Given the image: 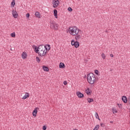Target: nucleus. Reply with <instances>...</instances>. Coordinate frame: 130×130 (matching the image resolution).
<instances>
[{"instance_id": "6", "label": "nucleus", "mask_w": 130, "mask_h": 130, "mask_svg": "<svg viewBox=\"0 0 130 130\" xmlns=\"http://www.w3.org/2000/svg\"><path fill=\"white\" fill-rule=\"evenodd\" d=\"M76 94L79 98H83V97H84V94L82 93L81 92L77 91Z\"/></svg>"}, {"instance_id": "28", "label": "nucleus", "mask_w": 130, "mask_h": 130, "mask_svg": "<svg viewBox=\"0 0 130 130\" xmlns=\"http://www.w3.org/2000/svg\"><path fill=\"white\" fill-rule=\"evenodd\" d=\"M15 5V0H13V1L11 3V6H13V7H14Z\"/></svg>"}, {"instance_id": "38", "label": "nucleus", "mask_w": 130, "mask_h": 130, "mask_svg": "<svg viewBox=\"0 0 130 130\" xmlns=\"http://www.w3.org/2000/svg\"><path fill=\"white\" fill-rule=\"evenodd\" d=\"M111 123H113V121H110Z\"/></svg>"}, {"instance_id": "3", "label": "nucleus", "mask_w": 130, "mask_h": 130, "mask_svg": "<svg viewBox=\"0 0 130 130\" xmlns=\"http://www.w3.org/2000/svg\"><path fill=\"white\" fill-rule=\"evenodd\" d=\"M69 32L71 35L76 36L79 34V29L76 26L70 27L69 29Z\"/></svg>"}, {"instance_id": "4", "label": "nucleus", "mask_w": 130, "mask_h": 130, "mask_svg": "<svg viewBox=\"0 0 130 130\" xmlns=\"http://www.w3.org/2000/svg\"><path fill=\"white\" fill-rule=\"evenodd\" d=\"M71 45L73 46H75V47H76V48H78V47H79V46H80V43H79V42L78 41H75V40H72L71 41Z\"/></svg>"}, {"instance_id": "36", "label": "nucleus", "mask_w": 130, "mask_h": 130, "mask_svg": "<svg viewBox=\"0 0 130 130\" xmlns=\"http://www.w3.org/2000/svg\"><path fill=\"white\" fill-rule=\"evenodd\" d=\"M128 102H129V104H130V96H129V98L128 99Z\"/></svg>"}, {"instance_id": "14", "label": "nucleus", "mask_w": 130, "mask_h": 130, "mask_svg": "<svg viewBox=\"0 0 130 130\" xmlns=\"http://www.w3.org/2000/svg\"><path fill=\"white\" fill-rule=\"evenodd\" d=\"M76 35L77 36L75 37V39L78 41L80 40V39H81V35Z\"/></svg>"}, {"instance_id": "22", "label": "nucleus", "mask_w": 130, "mask_h": 130, "mask_svg": "<svg viewBox=\"0 0 130 130\" xmlns=\"http://www.w3.org/2000/svg\"><path fill=\"white\" fill-rule=\"evenodd\" d=\"M87 101H88V103H91V102H93V101H94V100L92 99L88 98V99H87Z\"/></svg>"}, {"instance_id": "13", "label": "nucleus", "mask_w": 130, "mask_h": 130, "mask_svg": "<svg viewBox=\"0 0 130 130\" xmlns=\"http://www.w3.org/2000/svg\"><path fill=\"white\" fill-rule=\"evenodd\" d=\"M59 68L60 69H64V68H66L64 63L62 62H60L59 64Z\"/></svg>"}, {"instance_id": "35", "label": "nucleus", "mask_w": 130, "mask_h": 130, "mask_svg": "<svg viewBox=\"0 0 130 130\" xmlns=\"http://www.w3.org/2000/svg\"><path fill=\"white\" fill-rule=\"evenodd\" d=\"M110 55L111 57H113V54H111Z\"/></svg>"}, {"instance_id": "2", "label": "nucleus", "mask_w": 130, "mask_h": 130, "mask_svg": "<svg viewBox=\"0 0 130 130\" xmlns=\"http://www.w3.org/2000/svg\"><path fill=\"white\" fill-rule=\"evenodd\" d=\"M87 81L89 84H94L96 81L95 75L93 73H89L87 75Z\"/></svg>"}, {"instance_id": "31", "label": "nucleus", "mask_w": 130, "mask_h": 130, "mask_svg": "<svg viewBox=\"0 0 130 130\" xmlns=\"http://www.w3.org/2000/svg\"><path fill=\"white\" fill-rule=\"evenodd\" d=\"M68 11L69 12H72V11H73V9H72V8H71V7H69L68 8Z\"/></svg>"}, {"instance_id": "27", "label": "nucleus", "mask_w": 130, "mask_h": 130, "mask_svg": "<svg viewBox=\"0 0 130 130\" xmlns=\"http://www.w3.org/2000/svg\"><path fill=\"white\" fill-rule=\"evenodd\" d=\"M102 58H103L104 59H105V57H106V56H105V54H104V53H103L102 54Z\"/></svg>"}, {"instance_id": "33", "label": "nucleus", "mask_w": 130, "mask_h": 130, "mask_svg": "<svg viewBox=\"0 0 130 130\" xmlns=\"http://www.w3.org/2000/svg\"><path fill=\"white\" fill-rule=\"evenodd\" d=\"M46 128H47L46 126H43V130H46Z\"/></svg>"}, {"instance_id": "30", "label": "nucleus", "mask_w": 130, "mask_h": 130, "mask_svg": "<svg viewBox=\"0 0 130 130\" xmlns=\"http://www.w3.org/2000/svg\"><path fill=\"white\" fill-rule=\"evenodd\" d=\"M94 73H95V74H96V75H97L98 76H99V73H98V70H95Z\"/></svg>"}, {"instance_id": "25", "label": "nucleus", "mask_w": 130, "mask_h": 130, "mask_svg": "<svg viewBox=\"0 0 130 130\" xmlns=\"http://www.w3.org/2000/svg\"><path fill=\"white\" fill-rule=\"evenodd\" d=\"M99 125H96L93 129L98 130L99 129Z\"/></svg>"}, {"instance_id": "16", "label": "nucleus", "mask_w": 130, "mask_h": 130, "mask_svg": "<svg viewBox=\"0 0 130 130\" xmlns=\"http://www.w3.org/2000/svg\"><path fill=\"white\" fill-rule=\"evenodd\" d=\"M45 50H46V52H47V50H50V45H47L46 46H45Z\"/></svg>"}, {"instance_id": "1", "label": "nucleus", "mask_w": 130, "mask_h": 130, "mask_svg": "<svg viewBox=\"0 0 130 130\" xmlns=\"http://www.w3.org/2000/svg\"><path fill=\"white\" fill-rule=\"evenodd\" d=\"M46 47L45 45H40L39 46V52L38 53L40 56H44L46 54Z\"/></svg>"}, {"instance_id": "7", "label": "nucleus", "mask_w": 130, "mask_h": 130, "mask_svg": "<svg viewBox=\"0 0 130 130\" xmlns=\"http://www.w3.org/2000/svg\"><path fill=\"white\" fill-rule=\"evenodd\" d=\"M12 15L14 18H18V13H17V12L15 11L14 10L12 11Z\"/></svg>"}, {"instance_id": "8", "label": "nucleus", "mask_w": 130, "mask_h": 130, "mask_svg": "<svg viewBox=\"0 0 130 130\" xmlns=\"http://www.w3.org/2000/svg\"><path fill=\"white\" fill-rule=\"evenodd\" d=\"M50 24L51 28H52V29H53V27H54V25H55V21L51 20L50 21Z\"/></svg>"}, {"instance_id": "34", "label": "nucleus", "mask_w": 130, "mask_h": 130, "mask_svg": "<svg viewBox=\"0 0 130 130\" xmlns=\"http://www.w3.org/2000/svg\"><path fill=\"white\" fill-rule=\"evenodd\" d=\"M63 84H64V85H67V84H68V83L67 82V81H64Z\"/></svg>"}, {"instance_id": "17", "label": "nucleus", "mask_w": 130, "mask_h": 130, "mask_svg": "<svg viewBox=\"0 0 130 130\" xmlns=\"http://www.w3.org/2000/svg\"><path fill=\"white\" fill-rule=\"evenodd\" d=\"M43 70H44V71H45V72H48V71H49L48 67H46V66L43 67Z\"/></svg>"}, {"instance_id": "9", "label": "nucleus", "mask_w": 130, "mask_h": 130, "mask_svg": "<svg viewBox=\"0 0 130 130\" xmlns=\"http://www.w3.org/2000/svg\"><path fill=\"white\" fill-rule=\"evenodd\" d=\"M39 109L38 108H36L35 110L33 111L32 115L33 116H36V114H37V110Z\"/></svg>"}, {"instance_id": "20", "label": "nucleus", "mask_w": 130, "mask_h": 130, "mask_svg": "<svg viewBox=\"0 0 130 130\" xmlns=\"http://www.w3.org/2000/svg\"><path fill=\"white\" fill-rule=\"evenodd\" d=\"M35 16H36V17H37L38 18H40V14L38 12H36Z\"/></svg>"}, {"instance_id": "24", "label": "nucleus", "mask_w": 130, "mask_h": 130, "mask_svg": "<svg viewBox=\"0 0 130 130\" xmlns=\"http://www.w3.org/2000/svg\"><path fill=\"white\" fill-rule=\"evenodd\" d=\"M112 111H113V113H117V111L114 108H113Z\"/></svg>"}, {"instance_id": "15", "label": "nucleus", "mask_w": 130, "mask_h": 130, "mask_svg": "<svg viewBox=\"0 0 130 130\" xmlns=\"http://www.w3.org/2000/svg\"><path fill=\"white\" fill-rule=\"evenodd\" d=\"M22 57L23 58H26V57H27V53H26V52H23L22 53Z\"/></svg>"}, {"instance_id": "26", "label": "nucleus", "mask_w": 130, "mask_h": 130, "mask_svg": "<svg viewBox=\"0 0 130 130\" xmlns=\"http://www.w3.org/2000/svg\"><path fill=\"white\" fill-rule=\"evenodd\" d=\"M11 37H16V34L15 32H13L11 34Z\"/></svg>"}, {"instance_id": "19", "label": "nucleus", "mask_w": 130, "mask_h": 130, "mask_svg": "<svg viewBox=\"0 0 130 130\" xmlns=\"http://www.w3.org/2000/svg\"><path fill=\"white\" fill-rule=\"evenodd\" d=\"M86 94H87V95H89V94L91 93V90H90V89H89V88H88L86 90Z\"/></svg>"}, {"instance_id": "23", "label": "nucleus", "mask_w": 130, "mask_h": 130, "mask_svg": "<svg viewBox=\"0 0 130 130\" xmlns=\"http://www.w3.org/2000/svg\"><path fill=\"white\" fill-rule=\"evenodd\" d=\"M94 115L96 118L98 119L99 120H100V118H99V116L98 115V113H97V112L95 113Z\"/></svg>"}, {"instance_id": "39", "label": "nucleus", "mask_w": 130, "mask_h": 130, "mask_svg": "<svg viewBox=\"0 0 130 130\" xmlns=\"http://www.w3.org/2000/svg\"><path fill=\"white\" fill-rule=\"evenodd\" d=\"M74 130H78L77 129H74Z\"/></svg>"}, {"instance_id": "11", "label": "nucleus", "mask_w": 130, "mask_h": 130, "mask_svg": "<svg viewBox=\"0 0 130 130\" xmlns=\"http://www.w3.org/2000/svg\"><path fill=\"white\" fill-rule=\"evenodd\" d=\"M32 48L35 49V51L36 53H38L39 50V47L38 48L37 46H32Z\"/></svg>"}, {"instance_id": "32", "label": "nucleus", "mask_w": 130, "mask_h": 130, "mask_svg": "<svg viewBox=\"0 0 130 130\" xmlns=\"http://www.w3.org/2000/svg\"><path fill=\"white\" fill-rule=\"evenodd\" d=\"M26 18H29V17H30V14L27 13L26 15Z\"/></svg>"}, {"instance_id": "10", "label": "nucleus", "mask_w": 130, "mask_h": 130, "mask_svg": "<svg viewBox=\"0 0 130 130\" xmlns=\"http://www.w3.org/2000/svg\"><path fill=\"white\" fill-rule=\"evenodd\" d=\"M122 100L124 103H127V99L126 98V96H123L122 97Z\"/></svg>"}, {"instance_id": "21", "label": "nucleus", "mask_w": 130, "mask_h": 130, "mask_svg": "<svg viewBox=\"0 0 130 130\" xmlns=\"http://www.w3.org/2000/svg\"><path fill=\"white\" fill-rule=\"evenodd\" d=\"M58 28V25H57V24H56V23H55L53 28L55 30H57Z\"/></svg>"}, {"instance_id": "5", "label": "nucleus", "mask_w": 130, "mask_h": 130, "mask_svg": "<svg viewBox=\"0 0 130 130\" xmlns=\"http://www.w3.org/2000/svg\"><path fill=\"white\" fill-rule=\"evenodd\" d=\"M59 4V1L58 0H53V8H57Z\"/></svg>"}, {"instance_id": "12", "label": "nucleus", "mask_w": 130, "mask_h": 130, "mask_svg": "<svg viewBox=\"0 0 130 130\" xmlns=\"http://www.w3.org/2000/svg\"><path fill=\"white\" fill-rule=\"evenodd\" d=\"M29 97V93L26 92L24 96L22 97V99L25 100L26 99V98H28Z\"/></svg>"}, {"instance_id": "40", "label": "nucleus", "mask_w": 130, "mask_h": 130, "mask_svg": "<svg viewBox=\"0 0 130 130\" xmlns=\"http://www.w3.org/2000/svg\"><path fill=\"white\" fill-rule=\"evenodd\" d=\"M110 71H111H111H112V70H111Z\"/></svg>"}, {"instance_id": "18", "label": "nucleus", "mask_w": 130, "mask_h": 130, "mask_svg": "<svg viewBox=\"0 0 130 130\" xmlns=\"http://www.w3.org/2000/svg\"><path fill=\"white\" fill-rule=\"evenodd\" d=\"M54 15L56 19H57V10H54Z\"/></svg>"}, {"instance_id": "37", "label": "nucleus", "mask_w": 130, "mask_h": 130, "mask_svg": "<svg viewBox=\"0 0 130 130\" xmlns=\"http://www.w3.org/2000/svg\"><path fill=\"white\" fill-rule=\"evenodd\" d=\"M101 125L102 126H103V123L101 124Z\"/></svg>"}, {"instance_id": "29", "label": "nucleus", "mask_w": 130, "mask_h": 130, "mask_svg": "<svg viewBox=\"0 0 130 130\" xmlns=\"http://www.w3.org/2000/svg\"><path fill=\"white\" fill-rule=\"evenodd\" d=\"M36 59H37V61H38V62H40V58H39V57H37Z\"/></svg>"}]
</instances>
